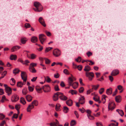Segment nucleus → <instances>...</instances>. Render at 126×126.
I'll return each instance as SVG.
<instances>
[{
  "label": "nucleus",
  "instance_id": "obj_1",
  "mask_svg": "<svg viewBox=\"0 0 126 126\" xmlns=\"http://www.w3.org/2000/svg\"><path fill=\"white\" fill-rule=\"evenodd\" d=\"M34 6L36 8H34V10L36 12H39L42 11L43 9V7L41 4L39 2H34Z\"/></svg>",
  "mask_w": 126,
  "mask_h": 126
},
{
  "label": "nucleus",
  "instance_id": "obj_2",
  "mask_svg": "<svg viewBox=\"0 0 126 126\" xmlns=\"http://www.w3.org/2000/svg\"><path fill=\"white\" fill-rule=\"evenodd\" d=\"M39 39L42 44H43L46 41V36L43 34H41L39 35Z\"/></svg>",
  "mask_w": 126,
  "mask_h": 126
},
{
  "label": "nucleus",
  "instance_id": "obj_3",
  "mask_svg": "<svg viewBox=\"0 0 126 126\" xmlns=\"http://www.w3.org/2000/svg\"><path fill=\"white\" fill-rule=\"evenodd\" d=\"M4 86L5 87V92L7 93L8 95H10L11 94L12 90L11 88L8 86L6 84H4Z\"/></svg>",
  "mask_w": 126,
  "mask_h": 126
},
{
  "label": "nucleus",
  "instance_id": "obj_4",
  "mask_svg": "<svg viewBox=\"0 0 126 126\" xmlns=\"http://www.w3.org/2000/svg\"><path fill=\"white\" fill-rule=\"evenodd\" d=\"M86 76L87 77H88L89 80L91 81L92 80L94 76V73L93 72L90 73L86 72Z\"/></svg>",
  "mask_w": 126,
  "mask_h": 126
},
{
  "label": "nucleus",
  "instance_id": "obj_5",
  "mask_svg": "<svg viewBox=\"0 0 126 126\" xmlns=\"http://www.w3.org/2000/svg\"><path fill=\"white\" fill-rule=\"evenodd\" d=\"M44 92L45 93H47L50 90V87L48 85H45L42 87Z\"/></svg>",
  "mask_w": 126,
  "mask_h": 126
},
{
  "label": "nucleus",
  "instance_id": "obj_6",
  "mask_svg": "<svg viewBox=\"0 0 126 126\" xmlns=\"http://www.w3.org/2000/svg\"><path fill=\"white\" fill-rule=\"evenodd\" d=\"M21 77L22 79L23 80V81H26L27 79V75L25 72L22 71Z\"/></svg>",
  "mask_w": 126,
  "mask_h": 126
},
{
  "label": "nucleus",
  "instance_id": "obj_7",
  "mask_svg": "<svg viewBox=\"0 0 126 126\" xmlns=\"http://www.w3.org/2000/svg\"><path fill=\"white\" fill-rule=\"evenodd\" d=\"M53 54L55 57L59 56L60 55V51L59 50L55 49L53 51Z\"/></svg>",
  "mask_w": 126,
  "mask_h": 126
},
{
  "label": "nucleus",
  "instance_id": "obj_8",
  "mask_svg": "<svg viewBox=\"0 0 126 126\" xmlns=\"http://www.w3.org/2000/svg\"><path fill=\"white\" fill-rule=\"evenodd\" d=\"M60 95V92H57L55 93L53 96V99L54 101H56L59 99V96Z\"/></svg>",
  "mask_w": 126,
  "mask_h": 126
},
{
  "label": "nucleus",
  "instance_id": "obj_9",
  "mask_svg": "<svg viewBox=\"0 0 126 126\" xmlns=\"http://www.w3.org/2000/svg\"><path fill=\"white\" fill-rule=\"evenodd\" d=\"M59 97L60 99L63 101H65L67 99V97L64 95L63 93L60 92Z\"/></svg>",
  "mask_w": 126,
  "mask_h": 126
},
{
  "label": "nucleus",
  "instance_id": "obj_10",
  "mask_svg": "<svg viewBox=\"0 0 126 126\" xmlns=\"http://www.w3.org/2000/svg\"><path fill=\"white\" fill-rule=\"evenodd\" d=\"M18 99V96L17 95L14 94L12 96L11 100L12 102H15L17 101Z\"/></svg>",
  "mask_w": 126,
  "mask_h": 126
},
{
  "label": "nucleus",
  "instance_id": "obj_11",
  "mask_svg": "<svg viewBox=\"0 0 126 126\" xmlns=\"http://www.w3.org/2000/svg\"><path fill=\"white\" fill-rule=\"evenodd\" d=\"M119 73V70L117 69L113 70L111 72V75L112 76H116Z\"/></svg>",
  "mask_w": 126,
  "mask_h": 126
},
{
  "label": "nucleus",
  "instance_id": "obj_12",
  "mask_svg": "<svg viewBox=\"0 0 126 126\" xmlns=\"http://www.w3.org/2000/svg\"><path fill=\"white\" fill-rule=\"evenodd\" d=\"M39 22L44 27H46V25L45 23L44 19L42 17H40L39 19Z\"/></svg>",
  "mask_w": 126,
  "mask_h": 126
},
{
  "label": "nucleus",
  "instance_id": "obj_13",
  "mask_svg": "<svg viewBox=\"0 0 126 126\" xmlns=\"http://www.w3.org/2000/svg\"><path fill=\"white\" fill-rule=\"evenodd\" d=\"M20 47L19 46H16L13 47L11 49V51L12 52L16 51L19 49Z\"/></svg>",
  "mask_w": 126,
  "mask_h": 126
},
{
  "label": "nucleus",
  "instance_id": "obj_14",
  "mask_svg": "<svg viewBox=\"0 0 126 126\" xmlns=\"http://www.w3.org/2000/svg\"><path fill=\"white\" fill-rule=\"evenodd\" d=\"M34 107V106L31 103L29 105L27 109V111L28 112H30L31 110L33 109Z\"/></svg>",
  "mask_w": 126,
  "mask_h": 126
},
{
  "label": "nucleus",
  "instance_id": "obj_15",
  "mask_svg": "<svg viewBox=\"0 0 126 126\" xmlns=\"http://www.w3.org/2000/svg\"><path fill=\"white\" fill-rule=\"evenodd\" d=\"M112 104H113L114 105H115V103L113 102H111L109 103L108 106V110L109 111L110 110L112 111L115 108V107L114 106H112L111 107V106H110V105H111Z\"/></svg>",
  "mask_w": 126,
  "mask_h": 126
},
{
  "label": "nucleus",
  "instance_id": "obj_16",
  "mask_svg": "<svg viewBox=\"0 0 126 126\" xmlns=\"http://www.w3.org/2000/svg\"><path fill=\"white\" fill-rule=\"evenodd\" d=\"M79 103L81 104H83L85 102V98L84 96H82L79 100Z\"/></svg>",
  "mask_w": 126,
  "mask_h": 126
},
{
  "label": "nucleus",
  "instance_id": "obj_17",
  "mask_svg": "<svg viewBox=\"0 0 126 126\" xmlns=\"http://www.w3.org/2000/svg\"><path fill=\"white\" fill-rule=\"evenodd\" d=\"M37 56V55L34 53L31 54L30 57H29L27 56L28 58L32 60H34L36 58Z\"/></svg>",
  "mask_w": 126,
  "mask_h": 126
},
{
  "label": "nucleus",
  "instance_id": "obj_18",
  "mask_svg": "<svg viewBox=\"0 0 126 126\" xmlns=\"http://www.w3.org/2000/svg\"><path fill=\"white\" fill-rule=\"evenodd\" d=\"M112 88H110L107 90L106 93L108 95H110L112 94Z\"/></svg>",
  "mask_w": 126,
  "mask_h": 126
},
{
  "label": "nucleus",
  "instance_id": "obj_19",
  "mask_svg": "<svg viewBox=\"0 0 126 126\" xmlns=\"http://www.w3.org/2000/svg\"><path fill=\"white\" fill-rule=\"evenodd\" d=\"M31 41L33 43H35L38 41V39L37 37L34 36L32 37L31 39Z\"/></svg>",
  "mask_w": 126,
  "mask_h": 126
},
{
  "label": "nucleus",
  "instance_id": "obj_20",
  "mask_svg": "<svg viewBox=\"0 0 126 126\" xmlns=\"http://www.w3.org/2000/svg\"><path fill=\"white\" fill-rule=\"evenodd\" d=\"M66 103L68 106H71L73 105V101L71 99H69L66 101Z\"/></svg>",
  "mask_w": 126,
  "mask_h": 126
},
{
  "label": "nucleus",
  "instance_id": "obj_21",
  "mask_svg": "<svg viewBox=\"0 0 126 126\" xmlns=\"http://www.w3.org/2000/svg\"><path fill=\"white\" fill-rule=\"evenodd\" d=\"M27 100L29 102H31L32 100V97L30 95H27L26 97Z\"/></svg>",
  "mask_w": 126,
  "mask_h": 126
},
{
  "label": "nucleus",
  "instance_id": "obj_22",
  "mask_svg": "<svg viewBox=\"0 0 126 126\" xmlns=\"http://www.w3.org/2000/svg\"><path fill=\"white\" fill-rule=\"evenodd\" d=\"M17 58V56L16 55H12L10 56V59L11 60H16Z\"/></svg>",
  "mask_w": 126,
  "mask_h": 126
},
{
  "label": "nucleus",
  "instance_id": "obj_23",
  "mask_svg": "<svg viewBox=\"0 0 126 126\" xmlns=\"http://www.w3.org/2000/svg\"><path fill=\"white\" fill-rule=\"evenodd\" d=\"M73 81V79L71 77H70L68 78V81L69 85L71 86Z\"/></svg>",
  "mask_w": 126,
  "mask_h": 126
},
{
  "label": "nucleus",
  "instance_id": "obj_24",
  "mask_svg": "<svg viewBox=\"0 0 126 126\" xmlns=\"http://www.w3.org/2000/svg\"><path fill=\"white\" fill-rule=\"evenodd\" d=\"M116 101L118 102H120L121 101V96L119 95L116 96L115 98Z\"/></svg>",
  "mask_w": 126,
  "mask_h": 126
},
{
  "label": "nucleus",
  "instance_id": "obj_25",
  "mask_svg": "<svg viewBox=\"0 0 126 126\" xmlns=\"http://www.w3.org/2000/svg\"><path fill=\"white\" fill-rule=\"evenodd\" d=\"M116 111L121 116H123L124 115V113L122 110L117 109L116 110Z\"/></svg>",
  "mask_w": 126,
  "mask_h": 126
},
{
  "label": "nucleus",
  "instance_id": "obj_26",
  "mask_svg": "<svg viewBox=\"0 0 126 126\" xmlns=\"http://www.w3.org/2000/svg\"><path fill=\"white\" fill-rule=\"evenodd\" d=\"M78 82H75L72 84L71 86L74 89H76L78 87Z\"/></svg>",
  "mask_w": 126,
  "mask_h": 126
},
{
  "label": "nucleus",
  "instance_id": "obj_27",
  "mask_svg": "<svg viewBox=\"0 0 126 126\" xmlns=\"http://www.w3.org/2000/svg\"><path fill=\"white\" fill-rule=\"evenodd\" d=\"M91 70L90 67L88 65L86 66L84 69V70L86 71H90Z\"/></svg>",
  "mask_w": 126,
  "mask_h": 126
},
{
  "label": "nucleus",
  "instance_id": "obj_28",
  "mask_svg": "<svg viewBox=\"0 0 126 126\" xmlns=\"http://www.w3.org/2000/svg\"><path fill=\"white\" fill-rule=\"evenodd\" d=\"M43 89L42 88H40L39 86H37L36 87V91L38 93H41V90Z\"/></svg>",
  "mask_w": 126,
  "mask_h": 126
},
{
  "label": "nucleus",
  "instance_id": "obj_29",
  "mask_svg": "<svg viewBox=\"0 0 126 126\" xmlns=\"http://www.w3.org/2000/svg\"><path fill=\"white\" fill-rule=\"evenodd\" d=\"M20 102L23 105L26 104V102L24 98L23 97H21L20 99Z\"/></svg>",
  "mask_w": 126,
  "mask_h": 126
},
{
  "label": "nucleus",
  "instance_id": "obj_30",
  "mask_svg": "<svg viewBox=\"0 0 126 126\" xmlns=\"http://www.w3.org/2000/svg\"><path fill=\"white\" fill-rule=\"evenodd\" d=\"M63 110L64 113H66L68 112L69 109L67 107L64 106L63 107Z\"/></svg>",
  "mask_w": 126,
  "mask_h": 126
},
{
  "label": "nucleus",
  "instance_id": "obj_31",
  "mask_svg": "<svg viewBox=\"0 0 126 126\" xmlns=\"http://www.w3.org/2000/svg\"><path fill=\"white\" fill-rule=\"evenodd\" d=\"M20 70L18 68H15L13 70V72L14 74H16L19 73Z\"/></svg>",
  "mask_w": 126,
  "mask_h": 126
},
{
  "label": "nucleus",
  "instance_id": "obj_32",
  "mask_svg": "<svg viewBox=\"0 0 126 126\" xmlns=\"http://www.w3.org/2000/svg\"><path fill=\"white\" fill-rule=\"evenodd\" d=\"M7 73V71H4L2 74V76L0 77V79L3 78L6 75Z\"/></svg>",
  "mask_w": 126,
  "mask_h": 126
},
{
  "label": "nucleus",
  "instance_id": "obj_33",
  "mask_svg": "<svg viewBox=\"0 0 126 126\" xmlns=\"http://www.w3.org/2000/svg\"><path fill=\"white\" fill-rule=\"evenodd\" d=\"M29 69L30 71L33 73H35L36 72V70L34 68L29 67Z\"/></svg>",
  "mask_w": 126,
  "mask_h": 126
},
{
  "label": "nucleus",
  "instance_id": "obj_34",
  "mask_svg": "<svg viewBox=\"0 0 126 126\" xmlns=\"http://www.w3.org/2000/svg\"><path fill=\"white\" fill-rule=\"evenodd\" d=\"M17 86L18 87L21 88L22 87L23 84L22 82L21 81H18L17 82Z\"/></svg>",
  "mask_w": 126,
  "mask_h": 126
},
{
  "label": "nucleus",
  "instance_id": "obj_35",
  "mask_svg": "<svg viewBox=\"0 0 126 126\" xmlns=\"http://www.w3.org/2000/svg\"><path fill=\"white\" fill-rule=\"evenodd\" d=\"M61 106V105L60 104H57L56 106V111H58L59 109H60V108Z\"/></svg>",
  "mask_w": 126,
  "mask_h": 126
},
{
  "label": "nucleus",
  "instance_id": "obj_36",
  "mask_svg": "<svg viewBox=\"0 0 126 126\" xmlns=\"http://www.w3.org/2000/svg\"><path fill=\"white\" fill-rule=\"evenodd\" d=\"M22 93L24 95L28 93V91L27 88H24L22 90Z\"/></svg>",
  "mask_w": 126,
  "mask_h": 126
},
{
  "label": "nucleus",
  "instance_id": "obj_37",
  "mask_svg": "<svg viewBox=\"0 0 126 126\" xmlns=\"http://www.w3.org/2000/svg\"><path fill=\"white\" fill-rule=\"evenodd\" d=\"M107 96L105 95H103L102 96V100L103 101V103L104 104L106 100V98L107 97Z\"/></svg>",
  "mask_w": 126,
  "mask_h": 126
},
{
  "label": "nucleus",
  "instance_id": "obj_38",
  "mask_svg": "<svg viewBox=\"0 0 126 126\" xmlns=\"http://www.w3.org/2000/svg\"><path fill=\"white\" fill-rule=\"evenodd\" d=\"M76 124V122L75 120H72L70 123V125L71 126H74Z\"/></svg>",
  "mask_w": 126,
  "mask_h": 126
},
{
  "label": "nucleus",
  "instance_id": "obj_39",
  "mask_svg": "<svg viewBox=\"0 0 126 126\" xmlns=\"http://www.w3.org/2000/svg\"><path fill=\"white\" fill-rule=\"evenodd\" d=\"M36 65L37 64L36 63H32L30 64L29 67L34 68V67L36 66Z\"/></svg>",
  "mask_w": 126,
  "mask_h": 126
},
{
  "label": "nucleus",
  "instance_id": "obj_40",
  "mask_svg": "<svg viewBox=\"0 0 126 126\" xmlns=\"http://www.w3.org/2000/svg\"><path fill=\"white\" fill-rule=\"evenodd\" d=\"M26 38H22L21 39V43L23 44H25L27 41V40L25 39H26Z\"/></svg>",
  "mask_w": 126,
  "mask_h": 126
},
{
  "label": "nucleus",
  "instance_id": "obj_41",
  "mask_svg": "<svg viewBox=\"0 0 126 126\" xmlns=\"http://www.w3.org/2000/svg\"><path fill=\"white\" fill-rule=\"evenodd\" d=\"M69 93H71V94L72 95H73L74 94H77V91H76L75 90H70L69 91Z\"/></svg>",
  "mask_w": 126,
  "mask_h": 126
},
{
  "label": "nucleus",
  "instance_id": "obj_42",
  "mask_svg": "<svg viewBox=\"0 0 126 126\" xmlns=\"http://www.w3.org/2000/svg\"><path fill=\"white\" fill-rule=\"evenodd\" d=\"M52 48H53L52 47H46L45 50V52L46 53H47Z\"/></svg>",
  "mask_w": 126,
  "mask_h": 126
},
{
  "label": "nucleus",
  "instance_id": "obj_43",
  "mask_svg": "<svg viewBox=\"0 0 126 126\" xmlns=\"http://www.w3.org/2000/svg\"><path fill=\"white\" fill-rule=\"evenodd\" d=\"M31 104L32 105L34 104L35 106H36L38 105V102L37 100H35L32 102Z\"/></svg>",
  "mask_w": 126,
  "mask_h": 126
},
{
  "label": "nucleus",
  "instance_id": "obj_44",
  "mask_svg": "<svg viewBox=\"0 0 126 126\" xmlns=\"http://www.w3.org/2000/svg\"><path fill=\"white\" fill-rule=\"evenodd\" d=\"M45 79L47 82H50L51 81V79L48 76H47L46 78H45Z\"/></svg>",
  "mask_w": 126,
  "mask_h": 126
},
{
  "label": "nucleus",
  "instance_id": "obj_45",
  "mask_svg": "<svg viewBox=\"0 0 126 126\" xmlns=\"http://www.w3.org/2000/svg\"><path fill=\"white\" fill-rule=\"evenodd\" d=\"M20 108V105L19 104H17L15 105V108L17 110H19Z\"/></svg>",
  "mask_w": 126,
  "mask_h": 126
},
{
  "label": "nucleus",
  "instance_id": "obj_46",
  "mask_svg": "<svg viewBox=\"0 0 126 126\" xmlns=\"http://www.w3.org/2000/svg\"><path fill=\"white\" fill-rule=\"evenodd\" d=\"M99 86V85H97V86L93 85L92 86V89H93H93H94V90H96L97 89Z\"/></svg>",
  "mask_w": 126,
  "mask_h": 126
},
{
  "label": "nucleus",
  "instance_id": "obj_47",
  "mask_svg": "<svg viewBox=\"0 0 126 126\" xmlns=\"http://www.w3.org/2000/svg\"><path fill=\"white\" fill-rule=\"evenodd\" d=\"M45 63L47 64H50L51 62L50 60L48 59L45 58Z\"/></svg>",
  "mask_w": 126,
  "mask_h": 126
},
{
  "label": "nucleus",
  "instance_id": "obj_48",
  "mask_svg": "<svg viewBox=\"0 0 126 126\" xmlns=\"http://www.w3.org/2000/svg\"><path fill=\"white\" fill-rule=\"evenodd\" d=\"M54 89L55 91H59L60 90L59 88V86L58 85H56L54 86Z\"/></svg>",
  "mask_w": 126,
  "mask_h": 126
},
{
  "label": "nucleus",
  "instance_id": "obj_49",
  "mask_svg": "<svg viewBox=\"0 0 126 126\" xmlns=\"http://www.w3.org/2000/svg\"><path fill=\"white\" fill-rule=\"evenodd\" d=\"M88 118L91 120H93L94 119V117L91 115H87Z\"/></svg>",
  "mask_w": 126,
  "mask_h": 126
},
{
  "label": "nucleus",
  "instance_id": "obj_50",
  "mask_svg": "<svg viewBox=\"0 0 126 126\" xmlns=\"http://www.w3.org/2000/svg\"><path fill=\"white\" fill-rule=\"evenodd\" d=\"M84 90V88L83 87H81L79 89V92L80 93H82L83 92Z\"/></svg>",
  "mask_w": 126,
  "mask_h": 126
},
{
  "label": "nucleus",
  "instance_id": "obj_51",
  "mask_svg": "<svg viewBox=\"0 0 126 126\" xmlns=\"http://www.w3.org/2000/svg\"><path fill=\"white\" fill-rule=\"evenodd\" d=\"M25 27L27 28H29L31 27V26L30 24L29 23H26L25 24Z\"/></svg>",
  "mask_w": 126,
  "mask_h": 126
},
{
  "label": "nucleus",
  "instance_id": "obj_52",
  "mask_svg": "<svg viewBox=\"0 0 126 126\" xmlns=\"http://www.w3.org/2000/svg\"><path fill=\"white\" fill-rule=\"evenodd\" d=\"M81 58L79 56L78 58L76 59V61L78 62H81Z\"/></svg>",
  "mask_w": 126,
  "mask_h": 126
},
{
  "label": "nucleus",
  "instance_id": "obj_53",
  "mask_svg": "<svg viewBox=\"0 0 126 126\" xmlns=\"http://www.w3.org/2000/svg\"><path fill=\"white\" fill-rule=\"evenodd\" d=\"M63 73L65 74L68 75L69 73L68 70L66 69H65L63 70Z\"/></svg>",
  "mask_w": 126,
  "mask_h": 126
},
{
  "label": "nucleus",
  "instance_id": "obj_54",
  "mask_svg": "<svg viewBox=\"0 0 126 126\" xmlns=\"http://www.w3.org/2000/svg\"><path fill=\"white\" fill-rule=\"evenodd\" d=\"M28 88L30 92H32L33 91L34 88L32 87L29 86Z\"/></svg>",
  "mask_w": 126,
  "mask_h": 126
},
{
  "label": "nucleus",
  "instance_id": "obj_55",
  "mask_svg": "<svg viewBox=\"0 0 126 126\" xmlns=\"http://www.w3.org/2000/svg\"><path fill=\"white\" fill-rule=\"evenodd\" d=\"M104 91V88H101L99 91V93L100 94H102L103 93Z\"/></svg>",
  "mask_w": 126,
  "mask_h": 126
},
{
  "label": "nucleus",
  "instance_id": "obj_56",
  "mask_svg": "<svg viewBox=\"0 0 126 126\" xmlns=\"http://www.w3.org/2000/svg\"><path fill=\"white\" fill-rule=\"evenodd\" d=\"M93 91V89H90L88 90L87 91L86 94H89L91 92Z\"/></svg>",
  "mask_w": 126,
  "mask_h": 126
},
{
  "label": "nucleus",
  "instance_id": "obj_57",
  "mask_svg": "<svg viewBox=\"0 0 126 126\" xmlns=\"http://www.w3.org/2000/svg\"><path fill=\"white\" fill-rule=\"evenodd\" d=\"M18 116V114H17L16 113H15L14 114L13 116L12 117V119H13V118L16 119L17 118Z\"/></svg>",
  "mask_w": 126,
  "mask_h": 126
},
{
  "label": "nucleus",
  "instance_id": "obj_58",
  "mask_svg": "<svg viewBox=\"0 0 126 126\" xmlns=\"http://www.w3.org/2000/svg\"><path fill=\"white\" fill-rule=\"evenodd\" d=\"M79 110L82 113H84L85 111V110L83 108H82V109H79Z\"/></svg>",
  "mask_w": 126,
  "mask_h": 126
},
{
  "label": "nucleus",
  "instance_id": "obj_59",
  "mask_svg": "<svg viewBox=\"0 0 126 126\" xmlns=\"http://www.w3.org/2000/svg\"><path fill=\"white\" fill-rule=\"evenodd\" d=\"M5 117V116L3 114H0V119L2 120Z\"/></svg>",
  "mask_w": 126,
  "mask_h": 126
},
{
  "label": "nucleus",
  "instance_id": "obj_60",
  "mask_svg": "<svg viewBox=\"0 0 126 126\" xmlns=\"http://www.w3.org/2000/svg\"><path fill=\"white\" fill-rule=\"evenodd\" d=\"M54 77L56 78H58L60 76V75L58 73H57L54 75Z\"/></svg>",
  "mask_w": 126,
  "mask_h": 126
},
{
  "label": "nucleus",
  "instance_id": "obj_61",
  "mask_svg": "<svg viewBox=\"0 0 126 126\" xmlns=\"http://www.w3.org/2000/svg\"><path fill=\"white\" fill-rule=\"evenodd\" d=\"M77 68L79 71H81L82 68V66L81 65H79L77 66Z\"/></svg>",
  "mask_w": 126,
  "mask_h": 126
},
{
  "label": "nucleus",
  "instance_id": "obj_62",
  "mask_svg": "<svg viewBox=\"0 0 126 126\" xmlns=\"http://www.w3.org/2000/svg\"><path fill=\"white\" fill-rule=\"evenodd\" d=\"M30 63V61L28 60H25L24 62L23 61V64H26L27 63Z\"/></svg>",
  "mask_w": 126,
  "mask_h": 126
},
{
  "label": "nucleus",
  "instance_id": "obj_63",
  "mask_svg": "<svg viewBox=\"0 0 126 126\" xmlns=\"http://www.w3.org/2000/svg\"><path fill=\"white\" fill-rule=\"evenodd\" d=\"M74 113L75 114L76 117L78 118H79V114L78 112L76 111H74Z\"/></svg>",
  "mask_w": 126,
  "mask_h": 126
},
{
  "label": "nucleus",
  "instance_id": "obj_64",
  "mask_svg": "<svg viewBox=\"0 0 126 126\" xmlns=\"http://www.w3.org/2000/svg\"><path fill=\"white\" fill-rule=\"evenodd\" d=\"M86 54L88 57H89L90 56L92 55V53L91 52L88 51L86 53Z\"/></svg>",
  "mask_w": 126,
  "mask_h": 126
}]
</instances>
